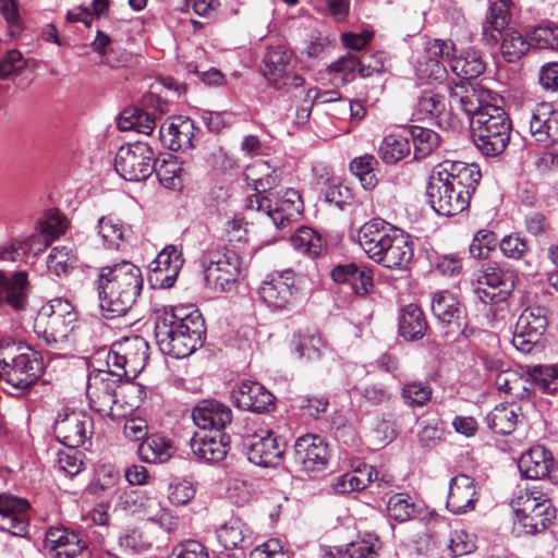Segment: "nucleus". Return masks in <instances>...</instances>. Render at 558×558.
<instances>
[{"instance_id": "1", "label": "nucleus", "mask_w": 558, "mask_h": 558, "mask_svg": "<svg viewBox=\"0 0 558 558\" xmlns=\"http://www.w3.org/2000/svg\"><path fill=\"white\" fill-rule=\"evenodd\" d=\"M451 110H461L471 119L472 140L485 156L505 151L510 142L511 121L499 106L500 97L483 85L454 84L448 88Z\"/></svg>"}, {"instance_id": "2", "label": "nucleus", "mask_w": 558, "mask_h": 558, "mask_svg": "<svg viewBox=\"0 0 558 558\" xmlns=\"http://www.w3.org/2000/svg\"><path fill=\"white\" fill-rule=\"evenodd\" d=\"M205 336V320L196 308L175 306L157 313L155 339L163 354L187 357L203 347Z\"/></svg>"}, {"instance_id": "3", "label": "nucleus", "mask_w": 558, "mask_h": 558, "mask_svg": "<svg viewBox=\"0 0 558 558\" xmlns=\"http://www.w3.org/2000/svg\"><path fill=\"white\" fill-rule=\"evenodd\" d=\"M143 284L141 269L129 260L100 267L96 289L102 316L113 319L125 315L135 304Z\"/></svg>"}, {"instance_id": "4", "label": "nucleus", "mask_w": 558, "mask_h": 558, "mask_svg": "<svg viewBox=\"0 0 558 558\" xmlns=\"http://www.w3.org/2000/svg\"><path fill=\"white\" fill-rule=\"evenodd\" d=\"M77 313L74 306L61 298L43 305L34 322V332L48 345L62 349L74 332Z\"/></svg>"}, {"instance_id": "5", "label": "nucleus", "mask_w": 558, "mask_h": 558, "mask_svg": "<svg viewBox=\"0 0 558 558\" xmlns=\"http://www.w3.org/2000/svg\"><path fill=\"white\" fill-rule=\"evenodd\" d=\"M41 373L43 361L29 347L22 343L0 347V374L13 388H29Z\"/></svg>"}, {"instance_id": "6", "label": "nucleus", "mask_w": 558, "mask_h": 558, "mask_svg": "<svg viewBox=\"0 0 558 558\" xmlns=\"http://www.w3.org/2000/svg\"><path fill=\"white\" fill-rule=\"evenodd\" d=\"M201 263L206 286L216 292L230 290L241 270L239 254L226 246L209 247L204 252Z\"/></svg>"}, {"instance_id": "7", "label": "nucleus", "mask_w": 558, "mask_h": 558, "mask_svg": "<svg viewBox=\"0 0 558 558\" xmlns=\"http://www.w3.org/2000/svg\"><path fill=\"white\" fill-rule=\"evenodd\" d=\"M149 345L141 336L114 341L107 354V367L119 378H135L146 366Z\"/></svg>"}, {"instance_id": "8", "label": "nucleus", "mask_w": 558, "mask_h": 558, "mask_svg": "<svg viewBox=\"0 0 558 558\" xmlns=\"http://www.w3.org/2000/svg\"><path fill=\"white\" fill-rule=\"evenodd\" d=\"M514 511L517 529L525 535L543 532L556 517V509L548 497L536 489H526L521 494Z\"/></svg>"}, {"instance_id": "9", "label": "nucleus", "mask_w": 558, "mask_h": 558, "mask_svg": "<svg viewBox=\"0 0 558 558\" xmlns=\"http://www.w3.org/2000/svg\"><path fill=\"white\" fill-rule=\"evenodd\" d=\"M515 272L497 262L484 264L478 271L474 292L484 304L498 305L505 303L515 286Z\"/></svg>"}, {"instance_id": "10", "label": "nucleus", "mask_w": 558, "mask_h": 558, "mask_svg": "<svg viewBox=\"0 0 558 558\" xmlns=\"http://www.w3.org/2000/svg\"><path fill=\"white\" fill-rule=\"evenodd\" d=\"M457 190L456 209H468L475 186L481 180V172L474 165L462 161L444 160L432 172Z\"/></svg>"}, {"instance_id": "11", "label": "nucleus", "mask_w": 558, "mask_h": 558, "mask_svg": "<svg viewBox=\"0 0 558 558\" xmlns=\"http://www.w3.org/2000/svg\"><path fill=\"white\" fill-rule=\"evenodd\" d=\"M155 151L145 142L122 145L114 158L116 171L128 181H144L155 169Z\"/></svg>"}, {"instance_id": "12", "label": "nucleus", "mask_w": 558, "mask_h": 558, "mask_svg": "<svg viewBox=\"0 0 558 558\" xmlns=\"http://www.w3.org/2000/svg\"><path fill=\"white\" fill-rule=\"evenodd\" d=\"M122 378L117 377L108 368L93 371L87 377L86 396L89 407L101 416L117 418L122 415L116 410L117 388Z\"/></svg>"}, {"instance_id": "13", "label": "nucleus", "mask_w": 558, "mask_h": 558, "mask_svg": "<svg viewBox=\"0 0 558 558\" xmlns=\"http://www.w3.org/2000/svg\"><path fill=\"white\" fill-rule=\"evenodd\" d=\"M93 433V418L82 410L63 409L53 424L58 441L75 449L85 444Z\"/></svg>"}, {"instance_id": "14", "label": "nucleus", "mask_w": 558, "mask_h": 558, "mask_svg": "<svg viewBox=\"0 0 558 558\" xmlns=\"http://www.w3.org/2000/svg\"><path fill=\"white\" fill-rule=\"evenodd\" d=\"M182 250L173 244L163 247L150 263L148 280L153 288L170 289L183 267Z\"/></svg>"}, {"instance_id": "15", "label": "nucleus", "mask_w": 558, "mask_h": 558, "mask_svg": "<svg viewBox=\"0 0 558 558\" xmlns=\"http://www.w3.org/2000/svg\"><path fill=\"white\" fill-rule=\"evenodd\" d=\"M294 282L291 270L268 275L259 287V298L274 311L288 310L294 299Z\"/></svg>"}, {"instance_id": "16", "label": "nucleus", "mask_w": 558, "mask_h": 558, "mask_svg": "<svg viewBox=\"0 0 558 558\" xmlns=\"http://www.w3.org/2000/svg\"><path fill=\"white\" fill-rule=\"evenodd\" d=\"M293 459L308 475L322 471L328 462L327 444L317 435H303L295 440Z\"/></svg>"}, {"instance_id": "17", "label": "nucleus", "mask_w": 558, "mask_h": 558, "mask_svg": "<svg viewBox=\"0 0 558 558\" xmlns=\"http://www.w3.org/2000/svg\"><path fill=\"white\" fill-rule=\"evenodd\" d=\"M521 474L530 480L547 477L551 483L558 484V462L550 451L543 446H535L523 453L518 462Z\"/></svg>"}, {"instance_id": "18", "label": "nucleus", "mask_w": 558, "mask_h": 558, "mask_svg": "<svg viewBox=\"0 0 558 558\" xmlns=\"http://www.w3.org/2000/svg\"><path fill=\"white\" fill-rule=\"evenodd\" d=\"M31 504L27 499L11 494H0L1 531L14 536H25L29 526Z\"/></svg>"}, {"instance_id": "19", "label": "nucleus", "mask_w": 558, "mask_h": 558, "mask_svg": "<svg viewBox=\"0 0 558 558\" xmlns=\"http://www.w3.org/2000/svg\"><path fill=\"white\" fill-rule=\"evenodd\" d=\"M192 418L201 429L222 433L226 426L232 422V410L218 400L204 399L193 408Z\"/></svg>"}, {"instance_id": "20", "label": "nucleus", "mask_w": 558, "mask_h": 558, "mask_svg": "<svg viewBox=\"0 0 558 558\" xmlns=\"http://www.w3.org/2000/svg\"><path fill=\"white\" fill-rule=\"evenodd\" d=\"M31 283L26 270L11 275L0 270V306L7 304L14 311H24L27 306Z\"/></svg>"}, {"instance_id": "21", "label": "nucleus", "mask_w": 558, "mask_h": 558, "mask_svg": "<svg viewBox=\"0 0 558 558\" xmlns=\"http://www.w3.org/2000/svg\"><path fill=\"white\" fill-rule=\"evenodd\" d=\"M399 229L380 218H374L361 226L359 243L365 254L374 260Z\"/></svg>"}, {"instance_id": "22", "label": "nucleus", "mask_w": 558, "mask_h": 558, "mask_svg": "<svg viewBox=\"0 0 558 558\" xmlns=\"http://www.w3.org/2000/svg\"><path fill=\"white\" fill-rule=\"evenodd\" d=\"M246 448L247 459L265 468L276 465L283 453V449L270 430L248 436Z\"/></svg>"}, {"instance_id": "23", "label": "nucleus", "mask_w": 558, "mask_h": 558, "mask_svg": "<svg viewBox=\"0 0 558 558\" xmlns=\"http://www.w3.org/2000/svg\"><path fill=\"white\" fill-rule=\"evenodd\" d=\"M478 500V493L474 478L465 474H458L451 478L447 498V509L454 514H462L474 510Z\"/></svg>"}, {"instance_id": "24", "label": "nucleus", "mask_w": 558, "mask_h": 558, "mask_svg": "<svg viewBox=\"0 0 558 558\" xmlns=\"http://www.w3.org/2000/svg\"><path fill=\"white\" fill-rule=\"evenodd\" d=\"M236 407L251 412L263 413L274 408V396L262 384L245 380L232 390Z\"/></svg>"}, {"instance_id": "25", "label": "nucleus", "mask_w": 558, "mask_h": 558, "mask_svg": "<svg viewBox=\"0 0 558 558\" xmlns=\"http://www.w3.org/2000/svg\"><path fill=\"white\" fill-rule=\"evenodd\" d=\"M529 131L535 142L548 145L558 136V112L551 102H541L529 116Z\"/></svg>"}, {"instance_id": "26", "label": "nucleus", "mask_w": 558, "mask_h": 558, "mask_svg": "<svg viewBox=\"0 0 558 558\" xmlns=\"http://www.w3.org/2000/svg\"><path fill=\"white\" fill-rule=\"evenodd\" d=\"M510 22V11L505 1L492 2L482 24V41L489 48H495Z\"/></svg>"}, {"instance_id": "27", "label": "nucleus", "mask_w": 558, "mask_h": 558, "mask_svg": "<svg viewBox=\"0 0 558 558\" xmlns=\"http://www.w3.org/2000/svg\"><path fill=\"white\" fill-rule=\"evenodd\" d=\"M413 257V247L402 231L398 230L384 250L374 259L375 263L390 269H403Z\"/></svg>"}, {"instance_id": "28", "label": "nucleus", "mask_w": 558, "mask_h": 558, "mask_svg": "<svg viewBox=\"0 0 558 558\" xmlns=\"http://www.w3.org/2000/svg\"><path fill=\"white\" fill-rule=\"evenodd\" d=\"M191 449L199 460L219 462L230 450V437L226 433L205 436L195 434L191 439Z\"/></svg>"}, {"instance_id": "29", "label": "nucleus", "mask_w": 558, "mask_h": 558, "mask_svg": "<svg viewBox=\"0 0 558 558\" xmlns=\"http://www.w3.org/2000/svg\"><path fill=\"white\" fill-rule=\"evenodd\" d=\"M45 544L58 558L75 557L85 548V542L80 534L63 526L50 527L46 533Z\"/></svg>"}, {"instance_id": "30", "label": "nucleus", "mask_w": 558, "mask_h": 558, "mask_svg": "<svg viewBox=\"0 0 558 558\" xmlns=\"http://www.w3.org/2000/svg\"><path fill=\"white\" fill-rule=\"evenodd\" d=\"M294 69L293 53L284 47L277 46L268 49L263 73L270 85L277 89H282V78L288 75V71Z\"/></svg>"}, {"instance_id": "31", "label": "nucleus", "mask_w": 558, "mask_h": 558, "mask_svg": "<svg viewBox=\"0 0 558 558\" xmlns=\"http://www.w3.org/2000/svg\"><path fill=\"white\" fill-rule=\"evenodd\" d=\"M495 385L499 392H504L511 399L529 400L533 396L531 379L513 369L500 372L496 376Z\"/></svg>"}, {"instance_id": "32", "label": "nucleus", "mask_w": 558, "mask_h": 558, "mask_svg": "<svg viewBox=\"0 0 558 558\" xmlns=\"http://www.w3.org/2000/svg\"><path fill=\"white\" fill-rule=\"evenodd\" d=\"M399 335L409 341L422 339L427 330L423 311L416 304H408L399 314Z\"/></svg>"}, {"instance_id": "33", "label": "nucleus", "mask_w": 558, "mask_h": 558, "mask_svg": "<svg viewBox=\"0 0 558 558\" xmlns=\"http://www.w3.org/2000/svg\"><path fill=\"white\" fill-rule=\"evenodd\" d=\"M415 114L418 120H436L440 124L448 116L446 97L432 88L422 90L416 101Z\"/></svg>"}, {"instance_id": "34", "label": "nucleus", "mask_w": 558, "mask_h": 558, "mask_svg": "<svg viewBox=\"0 0 558 558\" xmlns=\"http://www.w3.org/2000/svg\"><path fill=\"white\" fill-rule=\"evenodd\" d=\"M194 123L191 119L180 120L160 129V140L170 150L191 149L193 147Z\"/></svg>"}, {"instance_id": "35", "label": "nucleus", "mask_w": 558, "mask_h": 558, "mask_svg": "<svg viewBox=\"0 0 558 558\" xmlns=\"http://www.w3.org/2000/svg\"><path fill=\"white\" fill-rule=\"evenodd\" d=\"M521 408L514 403H500L486 416L488 427L499 435L511 434L519 422Z\"/></svg>"}, {"instance_id": "36", "label": "nucleus", "mask_w": 558, "mask_h": 558, "mask_svg": "<svg viewBox=\"0 0 558 558\" xmlns=\"http://www.w3.org/2000/svg\"><path fill=\"white\" fill-rule=\"evenodd\" d=\"M218 542L228 550L243 549L250 541L248 529L239 518H231L216 531Z\"/></svg>"}, {"instance_id": "37", "label": "nucleus", "mask_w": 558, "mask_h": 558, "mask_svg": "<svg viewBox=\"0 0 558 558\" xmlns=\"http://www.w3.org/2000/svg\"><path fill=\"white\" fill-rule=\"evenodd\" d=\"M243 175L247 184L258 193L270 191L278 182L276 170L265 160H256L247 166Z\"/></svg>"}, {"instance_id": "38", "label": "nucleus", "mask_w": 558, "mask_h": 558, "mask_svg": "<svg viewBox=\"0 0 558 558\" xmlns=\"http://www.w3.org/2000/svg\"><path fill=\"white\" fill-rule=\"evenodd\" d=\"M154 172L167 189H179L182 186L186 169L178 157L167 154L161 160L156 159Z\"/></svg>"}, {"instance_id": "39", "label": "nucleus", "mask_w": 558, "mask_h": 558, "mask_svg": "<svg viewBox=\"0 0 558 558\" xmlns=\"http://www.w3.org/2000/svg\"><path fill=\"white\" fill-rule=\"evenodd\" d=\"M141 459L148 463H162L173 454L171 441L165 436L154 434L146 437L138 446Z\"/></svg>"}, {"instance_id": "40", "label": "nucleus", "mask_w": 558, "mask_h": 558, "mask_svg": "<svg viewBox=\"0 0 558 558\" xmlns=\"http://www.w3.org/2000/svg\"><path fill=\"white\" fill-rule=\"evenodd\" d=\"M372 465L364 464L352 472L339 475L331 486L338 494H349L365 489L372 483Z\"/></svg>"}, {"instance_id": "41", "label": "nucleus", "mask_w": 558, "mask_h": 558, "mask_svg": "<svg viewBox=\"0 0 558 558\" xmlns=\"http://www.w3.org/2000/svg\"><path fill=\"white\" fill-rule=\"evenodd\" d=\"M457 190L432 173L426 187V202L430 209L456 208Z\"/></svg>"}, {"instance_id": "42", "label": "nucleus", "mask_w": 558, "mask_h": 558, "mask_svg": "<svg viewBox=\"0 0 558 558\" xmlns=\"http://www.w3.org/2000/svg\"><path fill=\"white\" fill-rule=\"evenodd\" d=\"M292 246L301 254L311 258L322 256L326 251L323 238L308 227H300L294 235L291 236Z\"/></svg>"}, {"instance_id": "43", "label": "nucleus", "mask_w": 558, "mask_h": 558, "mask_svg": "<svg viewBox=\"0 0 558 558\" xmlns=\"http://www.w3.org/2000/svg\"><path fill=\"white\" fill-rule=\"evenodd\" d=\"M548 325L547 310L541 305L527 306L519 316L515 329L530 332L532 338L542 337Z\"/></svg>"}, {"instance_id": "44", "label": "nucleus", "mask_w": 558, "mask_h": 558, "mask_svg": "<svg viewBox=\"0 0 558 558\" xmlns=\"http://www.w3.org/2000/svg\"><path fill=\"white\" fill-rule=\"evenodd\" d=\"M486 64L477 51H466L450 59L451 71L462 80H472L482 75Z\"/></svg>"}, {"instance_id": "45", "label": "nucleus", "mask_w": 558, "mask_h": 558, "mask_svg": "<svg viewBox=\"0 0 558 558\" xmlns=\"http://www.w3.org/2000/svg\"><path fill=\"white\" fill-rule=\"evenodd\" d=\"M523 372L531 379L533 387H538L545 393L558 391V364L526 365Z\"/></svg>"}, {"instance_id": "46", "label": "nucleus", "mask_w": 558, "mask_h": 558, "mask_svg": "<svg viewBox=\"0 0 558 558\" xmlns=\"http://www.w3.org/2000/svg\"><path fill=\"white\" fill-rule=\"evenodd\" d=\"M118 128L120 131H135L149 135L155 129V119L140 108H126L122 111Z\"/></svg>"}, {"instance_id": "47", "label": "nucleus", "mask_w": 558, "mask_h": 558, "mask_svg": "<svg viewBox=\"0 0 558 558\" xmlns=\"http://www.w3.org/2000/svg\"><path fill=\"white\" fill-rule=\"evenodd\" d=\"M432 312L442 324H451L460 317L461 305L457 296L449 291H439L432 299Z\"/></svg>"}, {"instance_id": "48", "label": "nucleus", "mask_w": 558, "mask_h": 558, "mask_svg": "<svg viewBox=\"0 0 558 558\" xmlns=\"http://www.w3.org/2000/svg\"><path fill=\"white\" fill-rule=\"evenodd\" d=\"M400 396L409 408H423L430 402L433 388L428 381L407 380L401 387Z\"/></svg>"}, {"instance_id": "49", "label": "nucleus", "mask_w": 558, "mask_h": 558, "mask_svg": "<svg viewBox=\"0 0 558 558\" xmlns=\"http://www.w3.org/2000/svg\"><path fill=\"white\" fill-rule=\"evenodd\" d=\"M377 167L378 160L371 154L353 158L349 166L352 174L359 179L362 186L367 191L375 189L378 184L375 173Z\"/></svg>"}, {"instance_id": "50", "label": "nucleus", "mask_w": 558, "mask_h": 558, "mask_svg": "<svg viewBox=\"0 0 558 558\" xmlns=\"http://www.w3.org/2000/svg\"><path fill=\"white\" fill-rule=\"evenodd\" d=\"M356 71L359 72V60L352 53L340 57L327 68L329 80L335 86H343L352 82Z\"/></svg>"}, {"instance_id": "51", "label": "nucleus", "mask_w": 558, "mask_h": 558, "mask_svg": "<svg viewBox=\"0 0 558 558\" xmlns=\"http://www.w3.org/2000/svg\"><path fill=\"white\" fill-rule=\"evenodd\" d=\"M411 153V145L408 138L399 135H387L383 138L378 155L386 163H397Z\"/></svg>"}, {"instance_id": "52", "label": "nucleus", "mask_w": 558, "mask_h": 558, "mask_svg": "<svg viewBox=\"0 0 558 558\" xmlns=\"http://www.w3.org/2000/svg\"><path fill=\"white\" fill-rule=\"evenodd\" d=\"M530 39L518 31H508L502 36L500 52L507 62H517L530 50Z\"/></svg>"}, {"instance_id": "53", "label": "nucleus", "mask_w": 558, "mask_h": 558, "mask_svg": "<svg viewBox=\"0 0 558 558\" xmlns=\"http://www.w3.org/2000/svg\"><path fill=\"white\" fill-rule=\"evenodd\" d=\"M323 347L324 341L317 331L300 332L294 339V350L300 360H319Z\"/></svg>"}, {"instance_id": "54", "label": "nucleus", "mask_w": 558, "mask_h": 558, "mask_svg": "<svg viewBox=\"0 0 558 558\" xmlns=\"http://www.w3.org/2000/svg\"><path fill=\"white\" fill-rule=\"evenodd\" d=\"M531 47L558 50V25L550 21L542 22L529 32Z\"/></svg>"}, {"instance_id": "55", "label": "nucleus", "mask_w": 558, "mask_h": 558, "mask_svg": "<svg viewBox=\"0 0 558 558\" xmlns=\"http://www.w3.org/2000/svg\"><path fill=\"white\" fill-rule=\"evenodd\" d=\"M76 264V256L66 246L53 247L47 257V268L57 276L69 275Z\"/></svg>"}, {"instance_id": "56", "label": "nucleus", "mask_w": 558, "mask_h": 558, "mask_svg": "<svg viewBox=\"0 0 558 558\" xmlns=\"http://www.w3.org/2000/svg\"><path fill=\"white\" fill-rule=\"evenodd\" d=\"M410 135L413 142L414 157L422 159L429 155L439 144V136L430 129L411 126Z\"/></svg>"}, {"instance_id": "57", "label": "nucleus", "mask_w": 558, "mask_h": 558, "mask_svg": "<svg viewBox=\"0 0 558 558\" xmlns=\"http://www.w3.org/2000/svg\"><path fill=\"white\" fill-rule=\"evenodd\" d=\"M415 75L427 83L442 82L448 75L445 64L439 60L421 54L416 61Z\"/></svg>"}, {"instance_id": "58", "label": "nucleus", "mask_w": 558, "mask_h": 558, "mask_svg": "<svg viewBox=\"0 0 558 558\" xmlns=\"http://www.w3.org/2000/svg\"><path fill=\"white\" fill-rule=\"evenodd\" d=\"M415 504L403 493L392 495L387 501V513L390 519L403 523L411 520L415 513Z\"/></svg>"}, {"instance_id": "59", "label": "nucleus", "mask_w": 558, "mask_h": 558, "mask_svg": "<svg viewBox=\"0 0 558 558\" xmlns=\"http://www.w3.org/2000/svg\"><path fill=\"white\" fill-rule=\"evenodd\" d=\"M119 546L125 553L140 554L148 550L151 547V542L140 529H131L119 537Z\"/></svg>"}, {"instance_id": "60", "label": "nucleus", "mask_w": 558, "mask_h": 558, "mask_svg": "<svg viewBox=\"0 0 558 558\" xmlns=\"http://www.w3.org/2000/svg\"><path fill=\"white\" fill-rule=\"evenodd\" d=\"M448 548L453 557L469 555L476 549L475 536L464 530H454L450 534Z\"/></svg>"}, {"instance_id": "61", "label": "nucleus", "mask_w": 558, "mask_h": 558, "mask_svg": "<svg viewBox=\"0 0 558 558\" xmlns=\"http://www.w3.org/2000/svg\"><path fill=\"white\" fill-rule=\"evenodd\" d=\"M99 234L110 245H118L123 239L124 226L113 215L104 216L98 221Z\"/></svg>"}, {"instance_id": "62", "label": "nucleus", "mask_w": 558, "mask_h": 558, "mask_svg": "<svg viewBox=\"0 0 558 558\" xmlns=\"http://www.w3.org/2000/svg\"><path fill=\"white\" fill-rule=\"evenodd\" d=\"M195 496L193 484L185 480H174L168 486V499L174 506H184Z\"/></svg>"}, {"instance_id": "63", "label": "nucleus", "mask_w": 558, "mask_h": 558, "mask_svg": "<svg viewBox=\"0 0 558 558\" xmlns=\"http://www.w3.org/2000/svg\"><path fill=\"white\" fill-rule=\"evenodd\" d=\"M359 60V74L361 77H371L375 74L385 72V54L384 52H365Z\"/></svg>"}, {"instance_id": "64", "label": "nucleus", "mask_w": 558, "mask_h": 558, "mask_svg": "<svg viewBox=\"0 0 558 558\" xmlns=\"http://www.w3.org/2000/svg\"><path fill=\"white\" fill-rule=\"evenodd\" d=\"M378 539L367 536L362 539L351 542L345 549L349 558H377Z\"/></svg>"}]
</instances>
